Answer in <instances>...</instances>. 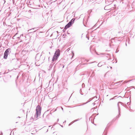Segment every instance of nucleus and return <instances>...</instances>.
Listing matches in <instances>:
<instances>
[{
    "instance_id": "obj_11",
    "label": "nucleus",
    "mask_w": 135,
    "mask_h": 135,
    "mask_svg": "<svg viewBox=\"0 0 135 135\" xmlns=\"http://www.w3.org/2000/svg\"><path fill=\"white\" fill-rule=\"evenodd\" d=\"M115 97H114V98H113L112 99H113Z\"/></svg>"
},
{
    "instance_id": "obj_5",
    "label": "nucleus",
    "mask_w": 135,
    "mask_h": 135,
    "mask_svg": "<svg viewBox=\"0 0 135 135\" xmlns=\"http://www.w3.org/2000/svg\"><path fill=\"white\" fill-rule=\"evenodd\" d=\"M41 55L40 54H37L36 55L35 57V60L36 61H38L40 59Z\"/></svg>"
},
{
    "instance_id": "obj_9",
    "label": "nucleus",
    "mask_w": 135,
    "mask_h": 135,
    "mask_svg": "<svg viewBox=\"0 0 135 135\" xmlns=\"http://www.w3.org/2000/svg\"><path fill=\"white\" fill-rule=\"evenodd\" d=\"M33 29H34V28H33V29H31V30H28V32H29V31H30L31 30H33Z\"/></svg>"
},
{
    "instance_id": "obj_7",
    "label": "nucleus",
    "mask_w": 135,
    "mask_h": 135,
    "mask_svg": "<svg viewBox=\"0 0 135 135\" xmlns=\"http://www.w3.org/2000/svg\"><path fill=\"white\" fill-rule=\"evenodd\" d=\"M122 104V103L120 102H119L118 103V106H119V104Z\"/></svg>"
},
{
    "instance_id": "obj_2",
    "label": "nucleus",
    "mask_w": 135,
    "mask_h": 135,
    "mask_svg": "<svg viewBox=\"0 0 135 135\" xmlns=\"http://www.w3.org/2000/svg\"><path fill=\"white\" fill-rule=\"evenodd\" d=\"M41 108L39 105L37 106L36 108V113L35 115V117L37 118L38 116L40 115L41 113Z\"/></svg>"
},
{
    "instance_id": "obj_8",
    "label": "nucleus",
    "mask_w": 135,
    "mask_h": 135,
    "mask_svg": "<svg viewBox=\"0 0 135 135\" xmlns=\"http://www.w3.org/2000/svg\"><path fill=\"white\" fill-rule=\"evenodd\" d=\"M101 65L100 64V63H99L98 64V66L99 67H100L101 66Z\"/></svg>"
},
{
    "instance_id": "obj_10",
    "label": "nucleus",
    "mask_w": 135,
    "mask_h": 135,
    "mask_svg": "<svg viewBox=\"0 0 135 135\" xmlns=\"http://www.w3.org/2000/svg\"><path fill=\"white\" fill-rule=\"evenodd\" d=\"M61 108H62V110H63V109L61 107Z\"/></svg>"
},
{
    "instance_id": "obj_13",
    "label": "nucleus",
    "mask_w": 135,
    "mask_h": 135,
    "mask_svg": "<svg viewBox=\"0 0 135 135\" xmlns=\"http://www.w3.org/2000/svg\"><path fill=\"white\" fill-rule=\"evenodd\" d=\"M116 52H117V51H116Z\"/></svg>"
},
{
    "instance_id": "obj_12",
    "label": "nucleus",
    "mask_w": 135,
    "mask_h": 135,
    "mask_svg": "<svg viewBox=\"0 0 135 135\" xmlns=\"http://www.w3.org/2000/svg\"><path fill=\"white\" fill-rule=\"evenodd\" d=\"M118 108H119V107H118Z\"/></svg>"
},
{
    "instance_id": "obj_3",
    "label": "nucleus",
    "mask_w": 135,
    "mask_h": 135,
    "mask_svg": "<svg viewBox=\"0 0 135 135\" xmlns=\"http://www.w3.org/2000/svg\"><path fill=\"white\" fill-rule=\"evenodd\" d=\"M11 52V49H7L5 52L4 54L3 58L4 59H6L7 58L8 54H9Z\"/></svg>"
},
{
    "instance_id": "obj_6",
    "label": "nucleus",
    "mask_w": 135,
    "mask_h": 135,
    "mask_svg": "<svg viewBox=\"0 0 135 135\" xmlns=\"http://www.w3.org/2000/svg\"><path fill=\"white\" fill-rule=\"evenodd\" d=\"M77 120H75L74 121H73V122H72L71 123H70V124H69V126H70V125H71V124H72L74 122H75V121H77Z\"/></svg>"
},
{
    "instance_id": "obj_4",
    "label": "nucleus",
    "mask_w": 135,
    "mask_h": 135,
    "mask_svg": "<svg viewBox=\"0 0 135 135\" xmlns=\"http://www.w3.org/2000/svg\"><path fill=\"white\" fill-rule=\"evenodd\" d=\"M75 20V19H72L65 26L64 28L66 29L67 28L69 27L71 25L72 23H74Z\"/></svg>"
},
{
    "instance_id": "obj_14",
    "label": "nucleus",
    "mask_w": 135,
    "mask_h": 135,
    "mask_svg": "<svg viewBox=\"0 0 135 135\" xmlns=\"http://www.w3.org/2000/svg\"><path fill=\"white\" fill-rule=\"evenodd\" d=\"M116 52H117V51H116Z\"/></svg>"
},
{
    "instance_id": "obj_1",
    "label": "nucleus",
    "mask_w": 135,
    "mask_h": 135,
    "mask_svg": "<svg viewBox=\"0 0 135 135\" xmlns=\"http://www.w3.org/2000/svg\"><path fill=\"white\" fill-rule=\"evenodd\" d=\"M60 50L59 49L57 50L56 51L52 59V61H55L57 60L60 55Z\"/></svg>"
}]
</instances>
